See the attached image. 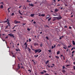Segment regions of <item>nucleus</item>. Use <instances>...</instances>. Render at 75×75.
Returning a JSON list of instances; mask_svg holds the SVG:
<instances>
[{
	"label": "nucleus",
	"mask_w": 75,
	"mask_h": 75,
	"mask_svg": "<svg viewBox=\"0 0 75 75\" xmlns=\"http://www.w3.org/2000/svg\"><path fill=\"white\" fill-rule=\"evenodd\" d=\"M73 63L74 65H75V62H74Z\"/></svg>",
	"instance_id": "63"
},
{
	"label": "nucleus",
	"mask_w": 75,
	"mask_h": 75,
	"mask_svg": "<svg viewBox=\"0 0 75 75\" xmlns=\"http://www.w3.org/2000/svg\"><path fill=\"white\" fill-rule=\"evenodd\" d=\"M53 1L54 2H56V1L55 0H54Z\"/></svg>",
	"instance_id": "60"
},
{
	"label": "nucleus",
	"mask_w": 75,
	"mask_h": 75,
	"mask_svg": "<svg viewBox=\"0 0 75 75\" xmlns=\"http://www.w3.org/2000/svg\"><path fill=\"white\" fill-rule=\"evenodd\" d=\"M28 52L29 53H30V51H31V50L29 48V47H28Z\"/></svg>",
	"instance_id": "6"
},
{
	"label": "nucleus",
	"mask_w": 75,
	"mask_h": 75,
	"mask_svg": "<svg viewBox=\"0 0 75 75\" xmlns=\"http://www.w3.org/2000/svg\"><path fill=\"white\" fill-rule=\"evenodd\" d=\"M38 56V55H37L36 56V58Z\"/></svg>",
	"instance_id": "54"
},
{
	"label": "nucleus",
	"mask_w": 75,
	"mask_h": 75,
	"mask_svg": "<svg viewBox=\"0 0 75 75\" xmlns=\"http://www.w3.org/2000/svg\"><path fill=\"white\" fill-rule=\"evenodd\" d=\"M5 38H8V36H6V37H5Z\"/></svg>",
	"instance_id": "44"
},
{
	"label": "nucleus",
	"mask_w": 75,
	"mask_h": 75,
	"mask_svg": "<svg viewBox=\"0 0 75 75\" xmlns=\"http://www.w3.org/2000/svg\"><path fill=\"white\" fill-rule=\"evenodd\" d=\"M35 14H31L30 15V16L32 17H33L34 16Z\"/></svg>",
	"instance_id": "8"
},
{
	"label": "nucleus",
	"mask_w": 75,
	"mask_h": 75,
	"mask_svg": "<svg viewBox=\"0 0 75 75\" xmlns=\"http://www.w3.org/2000/svg\"><path fill=\"white\" fill-rule=\"evenodd\" d=\"M35 53H36L37 52H38V53H40L42 52V50L40 49L36 50H35Z\"/></svg>",
	"instance_id": "1"
},
{
	"label": "nucleus",
	"mask_w": 75,
	"mask_h": 75,
	"mask_svg": "<svg viewBox=\"0 0 75 75\" xmlns=\"http://www.w3.org/2000/svg\"><path fill=\"white\" fill-rule=\"evenodd\" d=\"M28 71H30V73L31 72V71L30 69L28 70Z\"/></svg>",
	"instance_id": "25"
},
{
	"label": "nucleus",
	"mask_w": 75,
	"mask_h": 75,
	"mask_svg": "<svg viewBox=\"0 0 75 75\" xmlns=\"http://www.w3.org/2000/svg\"><path fill=\"white\" fill-rule=\"evenodd\" d=\"M26 1L27 2H30V1H29L28 0H27Z\"/></svg>",
	"instance_id": "38"
},
{
	"label": "nucleus",
	"mask_w": 75,
	"mask_h": 75,
	"mask_svg": "<svg viewBox=\"0 0 75 75\" xmlns=\"http://www.w3.org/2000/svg\"><path fill=\"white\" fill-rule=\"evenodd\" d=\"M63 48H64V49H65V50H66V48L64 47H63Z\"/></svg>",
	"instance_id": "53"
},
{
	"label": "nucleus",
	"mask_w": 75,
	"mask_h": 75,
	"mask_svg": "<svg viewBox=\"0 0 75 75\" xmlns=\"http://www.w3.org/2000/svg\"><path fill=\"white\" fill-rule=\"evenodd\" d=\"M56 20V19H53V21H54V20Z\"/></svg>",
	"instance_id": "55"
},
{
	"label": "nucleus",
	"mask_w": 75,
	"mask_h": 75,
	"mask_svg": "<svg viewBox=\"0 0 75 75\" xmlns=\"http://www.w3.org/2000/svg\"><path fill=\"white\" fill-rule=\"evenodd\" d=\"M71 47H72V46H71V45H70V46H68V48H71Z\"/></svg>",
	"instance_id": "19"
},
{
	"label": "nucleus",
	"mask_w": 75,
	"mask_h": 75,
	"mask_svg": "<svg viewBox=\"0 0 75 75\" xmlns=\"http://www.w3.org/2000/svg\"><path fill=\"white\" fill-rule=\"evenodd\" d=\"M48 51L50 53L51 52V50H48Z\"/></svg>",
	"instance_id": "45"
},
{
	"label": "nucleus",
	"mask_w": 75,
	"mask_h": 75,
	"mask_svg": "<svg viewBox=\"0 0 75 75\" xmlns=\"http://www.w3.org/2000/svg\"><path fill=\"white\" fill-rule=\"evenodd\" d=\"M51 19V18H49L48 20V21H50Z\"/></svg>",
	"instance_id": "21"
},
{
	"label": "nucleus",
	"mask_w": 75,
	"mask_h": 75,
	"mask_svg": "<svg viewBox=\"0 0 75 75\" xmlns=\"http://www.w3.org/2000/svg\"><path fill=\"white\" fill-rule=\"evenodd\" d=\"M27 30H28V31H29L30 30V29H29L28 28H27Z\"/></svg>",
	"instance_id": "31"
},
{
	"label": "nucleus",
	"mask_w": 75,
	"mask_h": 75,
	"mask_svg": "<svg viewBox=\"0 0 75 75\" xmlns=\"http://www.w3.org/2000/svg\"><path fill=\"white\" fill-rule=\"evenodd\" d=\"M74 70H75V66H74Z\"/></svg>",
	"instance_id": "37"
},
{
	"label": "nucleus",
	"mask_w": 75,
	"mask_h": 75,
	"mask_svg": "<svg viewBox=\"0 0 75 75\" xmlns=\"http://www.w3.org/2000/svg\"><path fill=\"white\" fill-rule=\"evenodd\" d=\"M24 45H27V42H26L25 43Z\"/></svg>",
	"instance_id": "30"
},
{
	"label": "nucleus",
	"mask_w": 75,
	"mask_h": 75,
	"mask_svg": "<svg viewBox=\"0 0 75 75\" xmlns=\"http://www.w3.org/2000/svg\"><path fill=\"white\" fill-rule=\"evenodd\" d=\"M10 8H11L10 7L9 8H8V9H7V10L8 11V12L9 13L10 12V11L9 10V9H10Z\"/></svg>",
	"instance_id": "10"
},
{
	"label": "nucleus",
	"mask_w": 75,
	"mask_h": 75,
	"mask_svg": "<svg viewBox=\"0 0 75 75\" xmlns=\"http://www.w3.org/2000/svg\"><path fill=\"white\" fill-rule=\"evenodd\" d=\"M14 15V13H12L11 14V15H12V16Z\"/></svg>",
	"instance_id": "32"
},
{
	"label": "nucleus",
	"mask_w": 75,
	"mask_h": 75,
	"mask_svg": "<svg viewBox=\"0 0 75 75\" xmlns=\"http://www.w3.org/2000/svg\"><path fill=\"white\" fill-rule=\"evenodd\" d=\"M26 24V23H24L23 24V25H25Z\"/></svg>",
	"instance_id": "41"
},
{
	"label": "nucleus",
	"mask_w": 75,
	"mask_h": 75,
	"mask_svg": "<svg viewBox=\"0 0 75 75\" xmlns=\"http://www.w3.org/2000/svg\"><path fill=\"white\" fill-rule=\"evenodd\" d=\"M21 11L20 10H19L18 12L21 15H22V14L21 13V12H20Z\"/></svg>",
	"instance_id": "15"
},
{
	"label": "nucleus",
	"mask_w": 75,
	"mask_h": 75,
	"mask_svg": "<svg viewBox=\"0 0 75 75\" xmlns=\"http://www.w3.org/2000/svg\"><path fill=\"white\" fill-rule=\"evenodd\" d=\"M69 66V65H67L66 67H68Z\"/></svg>",
	"instance_id": "49"
},
{
	"label": "nucleus",
	"mask_w": 75,
	"mask_h": 75,
	"mask_svg": "<svg viewBox=\"0 0 75 75\" xmlns=\"http://www.w3.org/2000/svg\"><path fill=\"white\" fill-rule=\"evenodd\" d=\"M8 26H10V24L9 23L8 24Z\"/></svg>",
	"instance_id": "62"
},
{
	"label": "nucleus",
	"mask_w": 75,
	"mask_h": 75,
	"mask_svg": "<svg viewBox=\"0 0 75 75\" xmlns=\"http://www.w3.org/2000/svg\"><path fill=\"white\" fill-rule=\"evenodd\" d=\"M25 49H27V45H26L25 46Z\"/></svg>",
	"instance_id": "12"
},
{
	"label": "nucleus",
	"mask_w": 75,
	"mask_h": 75,
	"mask_svg": "<svg viewBox=\"0 0 75 75\" xmlns=\"http://www.w3.org/2000/svg\"><path fill=\"white\" fill-rule=\"evenodd\" d=\"M14 22L16 24L17 23H20L21 22L16 21H15Z\"/></svg>",
	"instance_id": "4"
},
{
	"label": "nucleus",
	"mask_w": 75,
	"mask_h": 75,
	"mask_svg": "<svg viewBox=\"0 0 75 75\" xmlns=\"http://www.w3.org/2000/svg\"><path fill=\"white\" fill-rule=\"evenodd\" d=\"M29 5L30 6H31L32 7H33L34 6V5L32 4H29Z\"/></svg>",
	"instance_id": "13"
},
{
	"label": "nucleus",
	"mask_w": 75,
	"mask_h": 75,
	"mask_svg": "<svg viewBox=\"0 0 75 75\" xmlns=\"http://www.w3.org/2000/svg\"><path fill=\"white\" fill-rule=\"evenodd\" d=\"M60 52L59 51L58 52H57V54L59 55L60 54Z\"/></svg>",
	"instance_id": "14"
},
{
	"label": "nucleus",
	"mask_w": 75,
	"mask_h": 75,
	"mask_svg": "<svg viewBox=\"0 0 75 75\" xmlns=\"http://www.w3.org/2000/svg\"><path fill=\"white\" fill-rule=\"evenodd\" d=\"M63 58L64 60H65V57L64 56H63Z\"/></svg>",
	"instance_id": "29"
},
{
	"label": "nucleus",
	"mask_w": 75,
	"mask_h": 75,
	"mask_svg": "<svg viewBox=\"0 0 75 75\" xmlns=\"http://www.w3.org/2000/svg\"><path fill=\"white\" fill-rule=\"evenodd\" d=\"M14 57L15 58V55H13V57Z\"/></svg>",
	"instance_id": "46"
},
{
	"label": "nucleus",
	"mask_w": 75,
	"mask_h": 75,
	"mask_svg": "<svg viewBox=\"0 0 75 75\" xmlns=\"http://www.w3.org/2000/svg\"><path fill=\"white\" fill-rule=\"evenodd\" d=\"M8 26H6V28H5V29H6V28H8Z\"/></svg>",
	"instance_id": "43"
},
{
	"label": "nucleus",
	"mask_w": 75,
	"mask_h": 75,
	"mask_svg": "<svg viewBox=\"0 0 75 75\" xmlns=\"http://www.w3.org/2000/svg\"><path fill=\"white\" fill-rule=\"evenodd\" d=\"M43 45L42 44H41V45H40V46L41 47H42V46Z\"/></svg>",
	"instance_id": "39"
},
{
	"label": "nucleus",
	"mask_w": 75,
	"mask_h": 75,
	"mask_svg": "<svg viewBox=\"0 0 75 75\" xmlns=\"http://www.w3.org/2000/svg\"><path fill=\"white\" fill-rule=\"evenodd\" d=\"M52 65L53 66V67H54L55 66V64H52Z\"/></svg>",
	"instance_id": "34"
},
{
	"label": "nucleus",
	"mask_w": 75,
	"mask_h": 75,
	"mask_svg": "<svg viewBox=\"0 0 75 75\" xmlns=\"http://www.w3.org/2000/svg\"><path fill=\"white\" fill-rule=\"evenodd\" d=\"M46 38H47V40H49V39L47 36H46Z\"/></svg>",
	"instance_id": "23"
},
{
	"label": "nucleus",
	"mask_w": 75,
	"mask_h": 75,
	"mask_svg": "<svg viewBox=\"0 0 75 75\" xmlns=\"http://www.w3.org/2000/svg\"><path fill=\"white\" fill-rule=\"evenodd\" d=\"M53 48H54V46H52V49H53Z\"/></svg>",
	"instance_id": "48"
},
{
	"label": "nucleus",
	"mask_w": 75,
	"mask_h": 75,
	"mask_svg": "<svg viewBox=\"0 0 75 75\" xmlns=\"http://www.w3.org/2000/svg\"><path fill=\"white\" fill-rule=\"evenodd\" d=\"M32 61L34 62V64H36L35 63V62H34V60H32Z\"/></svg>",
	"instance_id": "26"
},
{
	"label": "nucleus",
	"mask_w": 75,
	"mask_h": 75,
	"mask_svg": "<svg viewBox=\"0 0 75 75\" xmlns=\"http://www.w3.org/2000/svg\"><path fill=\"white\" fill-rule=\"evenodd\" d=\"M59 17H54V18H57V19H58V20H60V19H61L62 18L60 16Z\"/></svg>",
	"instance_id": "3"
},
{
	"label": "nucleus",
	"mask_w": 75,
	"mask_h": 75,
	"mask_svg": "<svg viewBox=\"0 0 75 75\" xmlns=\"http://www.w3.org/2000/svg\"><path fill=\"white\" fill-rule=\"evenodd\" d=\"M73 49H74V47L72 48V49H71V50L72 51L73 50Z\"/></svg>",
	"instance_id": "40"
},
{
	"label": "nucleus",
	"mask_w": 75,
	"mask_h": 75,
	"mask_svg": "<svg viewBox=\"0 0 75 75\" xmlns=\"http://www.w3.org/2000/svg\"><path fill=\"white\" fill-rule=\"evenodd\" d=\"M62 72L63 73H65L66 72V71H65V70L64 69H63L62 71Z\"/></svg>",
	"instance_id": "9"
},
{
	"label": "nucleus",
	"mask_w": 75,
	"mask_h": 75,
	"mask_svg": "<svg viewBox=\"0 0 75 75\" xmlns=\"http://www.w3.org/2000/svg\"><path fill=\"white\" fill-rule=\"evenodd\" d=\"M39 16H41V14L40 13H39Z\"/></svg>",
	"instance_id": "47"
},
{
	"label": "nucleus",
	"mask_w": 75,
	"mask_h": 75,
	"mask_svg": "<svg viewBox=\"0 0 75 75\" xmlns=\"http://www.w3.org/2000/svg\"><path fill=\"white\" fill-rule=\"evenodd\" d=\"M43 72H45V73H46V71L45 70H43Z\"/></svg>",
	"instance_id": "42"
},
{
	"label": "nucleus",
	"mask_w": 75,
	"mask_h": 75,
	"mask_svg": "<svg viewBox=\"0 0 75 75\" xmlns=\"http://www.w3.org/2000/svg\"><path fill=\"white\" fill-rule=\"evenodd\" d=\"M41 16H45V14H42L41 15Z\"/></svg>",
	"instance_id": "22"
},
{
	"label": "nucleus",
	"mask_w": 75,
	"mask_h": 75,
	"mask_svg": "<svg viewBox=\"0 0 75 75\" xmlns=\"http://www.w3.org/2000/svg\"><path fill=\"white\" fill-rule=\"evenodd\" d=\"M74 52H75L74 51H73L72 52V54H74Z\"/></svg>",
	"instance_id": "33"
},
{
	"label": "nucleus",
	"mask_w": 75,
	"mask_h": 75,
	"mask_svg": "<svg viewBox=\"0 0 75 75\" xmlns=\"http://www.w3.org/2000/svg\"><path fill=\"white\" fill-rule=\"evenodd\" d=\"M64 28H67V26H65L64 27Z\"/></svg>",
	"instance_id": "50"
},
{
	"label": "nucleus",
	"mask_w": 75,
	"mask_h": 75,
	"mask_svg": "<svg viewBox=\"0 0 75 75\" xmlns=\"http://www.w3.org/2000/svg\"><path fill=\"white\" fill-rule=\"evenodd\" d=\"M8 35H9L10 37H11L12 38L13 37V38H14L15 36L13 35L11 33L8 34Z\"/></svg>",
	"instance_id": "2"
},
{
	"label": "nucleus",
	"mask_w": 75,
	"mask_h": 75,
	"mask_svg": "<svg viewBox=\"0 0 75 75\" xmlns=\"http://www.w3.org/2000/svg\"><path fill=\"white\" fill-rule=\"evenodd\" d=\"M34 44L35 46H36V45L38 46V44H37V43H35Z\"/></svg>",
	"instance_id": "11"
},
{
	"label": "nucleus",
	"mask_w": 75,
	"mask_h": 75,
	"mask_svg": "<svg viewBox=\"0 0 75 75\" xmlns=\"http://www.w3.org/2000/svg\"><path fill=\"white\" fill-rule=\"evenodd\" d=\"M71 28H71V27L70 26V27H69V28L70 29H71Z\"/></svg>",
	"instance_id": "52"
},
{
	"label": "nucleus",
	"mask_w": 75,
	"mask_h": 75,
	"mask_svg": "<svg viewBox=\"0 0 75 75\" xmlns=\"http://www.w3.org/2000/svg\"><path fill=\"white\" fill-rule=\"evenodd\" d=\"M29 42H30L31 41V40L30 38L29 39Z\"/></svg>",
	"instance_id": "36"
},
{
	"label": "nucleus",
	"mask_w": 75,
	"mask_h": 75,
	"mask_svg": "<svg viewBox=\"0 0 75 75\" xmlns=\"http://www.w3.org/2000/svg\"><path fill=\"white\" fill-rule=\"evenodd\" d=\"M20 18H23V17H22V16H20Z\"/></svg>",
	"instance_id": "57"
},
{
	"label": "nucleus",
	"mask_w": 75,
	"mask_h": 75,
	"mask_svg": "<svg viewBox=\"0 0 75 75\" xmlns=\"http://www.w3.org/2000/svg\"><path fill=\"white\" fill-rule=\"evenodd\" d=\"M72 43L73 45H75V41L74 40H72Z\"/></svg>",
	"instance_id": "5"
},
{
	"label": "nucleus",
	"mask_w": 75,
	"mask_h": 75,
	"mask_svg": "<svg viewBox=\"0 0 75 75\" xmlns=\"http://www.w3.org/2000/svg\"><path fill=\"white\" fill-rule=\"evenodd\" d=\"M45 75H49L48 74H46Z\"/></svg>",
	"instance_id": "64"
},
{
	"label": "nucleus",
	"mask_w": 75,
	"mask_h": 75,
	"mask_svg": "<svg viewBox=\"0 0 75 75\" xmlns=\"http://www.w3.org/2000/svg\"><path fill=\"white\" fill-rule=\"evenodd\" d=\"M49 62V60H47L46 62V64H47V63H48Z\"/></svg>",
	"instance_id": "16"
},
{
	"label": "nucleus",
	"mask_w": 75,
	"mask_h": 75,
	"mask_svg": "<svg viewBox=\"0 0 75 75\" xmlns=\"http://www.w3.org/2000/svg\"><path fill=\"white\" fill-rule=\"evenodd\" d=\"M59 10L57 9H56L55 10V12H57V11H59Z\"/></svg>",
	"instance_id": "7"
},
{
	"label": "nucleus",
	"mask_w": 75,
	"mask_h": 75,
	"mask_svg": "<svg viewBox=\"0 0 75 75\" xmlns=\"http://www.w3.org/2000/svg\"><path fill=\"white\" fill-rule=\"evenodd\" d=\"M44 73L43 72H40V74H43Z\"/></svg>",
	"instance_id": "27"
},
{
	"label": "nucleus",
	"mask_w": 75,
	"mask_h": 75,
	"mask_svg": "<svg viewBox=\"0 0 75 75\" xmlns=\"http://www.w3.org/2000/svg\"><path fill=\"white\" fill-rule=\"evenodd\" d=\"M49 16L47 17H46V18H47V19H48V18H50V15H47V16Z\"/></svg>",
	"instance_id": "18"
},
{
	"label": "nucleus",
	"mask_w": 75,
	"mask_h": 75,
	"mask_svg": "<svg viewBox=\"0 0 75 75\" xmlns=\"http://www.w3.org/2000/svg\"><path fill=\"white\" fill-rule=\"evenodd\" d=\"M33 23H34V24H35V23H36L35 21H34V22H33Z\"/></svg>",
	"instance_id": "59"
},
{
	"label": "nucleus",
	"mask_w": 75,
	"mask_h": 75,
	"mask_svg": "<svg viewBox=\"0 0 75 75\" xmlns=\"http://www.w3.org/2000/svg\"><path fill=\"white\" fill-rule=\"evenodd\" d=\"M55 57L57 58V59H58L59 58V57H58V56H56Z\"/></svg>",
	"instance_id": "24"
},
{
	"label": "nucleus",
	"mask_w": 75,
	"mask_h": 75,
	"mask_svg": "<svg viewBox=\"0 0 75 75\" xmlns=\"http://www.w3.org/2000/svg\"><path fill=\"white\" fill-rule=\"evenodd\" d=\"M55 47H56V45H54V48H55Z\"/></svg>",
	"instance_id": "61"
},
{
	"label": "nucleus",
	"mask_w": 75,
	"mask_h": 75,
	"mask_svg": "<svg viewBox=\"0 0 75 75\" xmlns=\"http://www.w3.org/2000/svg\"><path fill=\"white\" fill-rule=\"evenodd\" d=\"M61 57H63V55H62V54H61Z\"/></svg>",
	"instance_id": "58"
},
{
	"label": "nucleus",
	"mask_w": 75,
	"mask_h": 75,
	"mask_svg": "<svg viewBox=\"0 0 75 75\" xmlns=\"http://www.w3.org/2000/svg\"><path fill=\"white\" fill-rule=\"evenodd\" d=\"M47 66L49 68H50V66H49L48 65H47Z\"/></svg>",
	"instance_id": "51"
},
{
	"label": "nucleus",
	"mask_w": 75,
	"mask_h": 75,
	"mask_svg": "<svg viewBox=\"0 0 75 75\" xmlns=\"http://www.w3.org/2000/svg\"><path fill=\"white\" fill-rule=\"evenodd\" d=\"M65 68V67L64 66H63L62 68L63 69H64Z\"/></svg>",
	"instance_id": "35"
},
{
	"label": "nucleus",
	"mask_w": 75,
	"mask_h": 75,
	"mask_svg": "<svg viewBox=\"0 0 75 75\" xmlns=\"http://www.w3.org/2000/svg\"><path fill=\"white\" fill-rule=\"evenodd\" d=\"M16 51H20V50H19V49H16Z\"/></svg>",
	"instance_id": "17"
},
{
	"label": "nucleus",
	"mask_w": 75,
	"mask_h": 75,
	"mask_svg": "<svg viewBox=\"0 0 75 75\" xmlns=\"http://www.w3.org/2000/svg\"><path fill=\"white\" fill-rule=\"evenodd\" d=\"M63 46L65 47L66 48L67 47V46L66 45H65L64 44L63 45Z\"/></svg>",
	"instance_id": "28"
},
{
	"label": "nucleus",
	"mask_w": 75,
	"mask_h": 75,
	"mask_svg": "<svg viewBox=\"0 0 75 75\" xmlns=\"http://www.w3.org/2000/svg\"><path fill=\"white\" fill-rule=\"evenodd\" d=\"M0 8H3V6L2 5H1V7H0Z\"/></svg>",
	"instance_id": "20"
},
{
	"label": "nucleus",
	"mask_w": 75,
	"mask_h": 75,
	"mask_svg": "<svg viewBox=\"0 0 75 75\" xmlns=\"http://www.w3.org/2000/svg\"><path fill=\"white\" fill-rule=\"evenodd\" d=\"M59 39H60V40H61V39H62L61 37L60 38H59Z\"/></svg>",
	"instance_id": "56"
}]
</instances>
